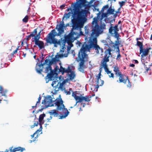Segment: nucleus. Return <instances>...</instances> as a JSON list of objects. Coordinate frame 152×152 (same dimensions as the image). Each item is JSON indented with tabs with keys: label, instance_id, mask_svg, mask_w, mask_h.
<instances>
[{
	"label": "nucleus",
	"instance_id": "2",
	"mask_svg": "<svg viewBox=\"0 0 152 152\" xmlns=\"http://www.w3.org/2000/svg\"><path fill=\"white\" fill-rule=\"evenodd\" d=\"M63 102L61 98H58L54 100H53L51 96L49 95L46 96L42 102V104L45 105V107L39 110V111H42L43 109L48 107H56V110L59 111L60 114L61 115L59 118H65L69 113L67 108H65Z\"/></svg>",
	"mask_w": 152,
	"mask_h": 152
},
{
	"label": "nucleus",
	"instance_id": "26",
	"mask_svg": "<svg viewBox=\"0 0 152 152\" xmlns=\"http://www.w3.org/2000/svg\"><path fill=\"white\" fill-rule=\"evenodd\" d=\"M78 13V16H79V18H85L84 17L86 13V12L85 11L83 10H82V11Z\"/></svg>",
	"mask_w": 152,
	"mask_h": 152
},
{
	"label": "nucleus",
	"instance_id": "38",
	"mask_svg": "<svg viewBox=\"0 0 152 152\" xmlns=\"http://www.w3.org/2000/svg\"><path fill=\"white\" fill-rule=\"evenodd\" d=\"M89 29H85V35L83 34V35L87 37L89 34Z\"/></svg>",
	"mask_w": 152,
	"mask_h": 152
},
{
	"label": "nucleus",
	"instance_id": "52",
	"mask_svg": "<svg viewBox=\"0 0 152 152\" xmlns=\"http://www.w3.org/2000/svg\"><path fill=\"white\" fill-rule=\"evenodd\" d=\"M118 54L117 56L116 59L118 60H119L120 57L121 56L120 54V52H119V51H118Z\"/></svg>",
	"mask_w": 152,
	"mask_h": 152
},
{
	"label": "nucleus",
	"instance_id": "1",
	"mask_svg": "<svg viewBox=\"0 0 152 152\" xmlns=\"http://www.w3.org/2000/svg\"><path fill=\"white\" fill-rule=\"evenodd\" d=\"M103 29H92L91 33L88 40L89 44H83L79 51L78 53L79 59L77 60V62L80 61L78 65V69L79 71L83 73L84 69L86 67L84 63L87 61L88 56L86 52L89 51L90 49L93 48L96 51V53H99V50L102 51V49L100 48L97 44V37L103 32Z\"/></svg>",
	"mask_w": 152,
	"mask_h": 152
},
{
	"label": "nucleus",
	"instance_id": "27",
	"mask_svg": "<svg viewBox=\"0 0 152 152\" xmlns=\"http://www.w3.org/2000/svg\"><path fill=\"white\" fill-rule=\"evenodd\" d=\"M114 9L112 8V7H110L108 9L107 13L108 14H114Z\"/></svg>",
	"mask_w": 152,
	"mask_h": 152
},
{
	"label": "nucleus",
	"instance_id": "21",
	"mask_svg": "<svg viewBox=\"0 0 152 152\" xmlns=\"http://www.w3.org/2000/svg\"><path fill=\"white\" fill-rule=\"evenodd\" d=\"M59 83H58L56 85H55L53 87L55 93H56L57 91H58L60 89L62 91L63 90V89L60 87V85H59Z\"/></svg>",
	"mask_w": 152,
	"mask_h": 152
},
{
	"label": "nucleus",
	"instance_id": "63",
	"mask_svg": "<svg viewBox=\"0 0 152 152\" xmlns=\"http://www.w3.org/2000/svg\"><path fill=\"white\" fill-rule=\"evenodd\" d=\"M94 10H97V11H99V10L98 8H97L96 7H94Z\"/></svg>",
	"mask_w": 152,
	"mask_h": 152
},
{
	"label": "nucleus",
	"instance_id": "25",
	"mask_svg": "<svg viewBox=\"0 0 152 152\" xmlns=\"http://www.w3.org/2000/svg\"><path fill=\"white\" fill-rule=\"evenodd\" d=\"M41 65L37 64L36 67V71L39 74H41L43 69V67H41Z\"/></svg>",
	"mask_w": 152,
	"mask_h": 152
},
{
	"label": "nucleus",
	"instance_id": "12",
	"mask_svg": "<svg viewBox=\"0 0 152 152\" xmlns=\"http://www.w3.org/2000/svg\"><path fill=\"white\" fill-rule=\"evenodd\" d=\"M71 13L70 12H68L67 13H65L64 14L63 20L66 18V19L69 18L70 16ZM64 27H65L64 24L63 20L61 21L60 23L57 25L56 26L55 28H64Z\"/></svg>",
	"mask_w": 152,
	"mask_h": 152
},
{
	"label": "nucleus",
	"instance_id": "62",
	"mask_svg": "<svg viewBox=\"0 0 152 152\" xmlns=\"http://www.w3.org/2000/svg\"><path fill=\"white\" fill-rule=\"evenodd\" d=\"M0 92H3V89L1 86H0Z\"/></svg>",
	"mask_w": 152,
	"mask_h": 152
},
{
	"label": "nucleus",
	"instance_id": "24",
	"mask_svg": "<svg viewBox=\"0 0 152 152\" xmlns=\"http://www.w3.org/2000/svg\"><path fill=\"white\" fill-rule=\"evenodd\" d=\"M78 13L77 11H74V13L72 15V17L73 18L74 20H76L80 19L79 16H78Z\"/></svg>",
	"mask_w": 152,
	"mask_h": 152
},
{
	"label": "nucleus",
	"instance_id": "43",
	"mask_svg": "<svg viewBox=\"0 0 152 152\" xmlns=\"http://www.w3.org/2000/svg\"><path fill=\"white\" fill-rule=\"evenodd\" d=\"M104 69L105 71L107 73V74H109L111 72L107 68V67Z\"/></svg>",
	"mask_w": 152,
	"mask_h": 152
},
{
	"label": "nucleus",
	"instance_id": "29",
	"mask_svg": "<svg viewBox=\"0 0 152 152\" xmlns=\"http://www.w3.org/2000/svg\"><path fill=\"white\" fill-rule=\"evenodd\" d=\"M102 12V14L101 15V18H100V22H101V23H102V21L103 18H107V16H108V14L107 12L106 13H104L103 12Z\"/></svg>",
	"mask_w": 152,
	"mask_h": 152
},
{
	"label": "nucleus",
	"instance_id": "33",
	"mask_svg": "<svg viewBox=\"0 0 152 152\" xmlns=\"http://www.w3.org/2000/svg\"><path fill=\"white\" fill-rule=\"evenodd\" d=\"M116 45V48L117 49L118 51L119 52V47L118 46L119 44H120L119 42V39H117V40L115 41V43Z\"/></svg>",
	"mask_w": 152,
	"mask_h": 152
},
{
	"label": "nucleus",
	"instance_id": "47",
	"mask_svg": "<svg viewBox=\"0 0 152 152\" xmlns=\"http://www.w3.org/2000/svg\"><path fill=\"white\" fill-rule=\"evenodd\" d=\"M18 50V47L16 48V49L15 50L13 51V52L11 53V56H13L14 54H15V53H17V51Z\"/></svg>",
	"mask_w": 152,
	"mask_h": 152
},
{
	"label": "nucleus",
	"instance_id": "54",
	"mask_svg": "<svg viewBox=\"0 0 152 152\" xmlns=\"http://www.w3.org/2000/svg\"><path fill=\"white\" fill-rule=\"evenodd\" d=\"M110 75H109V77L110 78H111V77H112V78H114V75L113 74V73H111L110 72Z\"/></svg>",
	"mask_w": 152,
	"mask_h": 152
},
{
	"label": "nucleus",
	"instance_id": "7",
	"mask_svg": "<svg viewBox=\"0 0 152 152\" xmlns=\"http://www.w3.org/2000/svg\"><path fill=\"white\" fill-rule=\"evenodd\" d=\"M86 20V18H83L78 19L77 21L72 20L73 27L72 28H81L83 27Z\"/></svg>",
	"mask_w": 152,
	"mask_h": 152
},
{
	"label": "nucleus",
	"instance_id": "60",
	"mask_svg": "<svg viewBox=\"0 0 152 152\" xmlns=\"http://www.w3.org/2000/svg\"><path fill=\"white\" fill-rule=\"evenodd\" d=\"M98 3H94V4L92 5V6H93L94 7H97L98 5Z\"/></svg>",
	"mask_w": 152,
	"mask_h": 152
},
{
	"label": "nucleus",
	"instance_id": "13",
	"mask_svg": "<svg viewBox=\"0 0 152 152\" xmlns=\"http://www.w3.org/2000/svg\"><path fill=\"white\" fill-rule=\"evenodd\" d=\"M118 77H119V80H117L116 81L118 83H122L126 84L128 80V77L122 73L118 75L117 77H115L116 78Z\"/></svg>",
	"mask_w": 152,
	"mask_h": 152
},
{
	"label": "nucleus",
	"instance_id": "50",
	"mask_svg": "<svg viewBox=\"0 0 152 152\" xmlns=\"http://www.w3.org/2000/svg\"><path fill=\"white\" fill-rule=\"evenodd\" d=\"M127 80H128V83L127 84V86L128 87L130 88L131 87V86H132L131 83L130 82L129 80L128 79Z\"/></svg>",
	"mask_w": 152,
	"mask_h": 152
},
{
	"label": "nucleus",
	"instance_id": "30",
	"mask_svg": "<svg viewBox=\"0 0 152 152\" xmlns=\"http://www.w3.org/2000/svg\"><path fill=\"white\" fill-rule=\"evenodd\" d=\"M109 55H108L107 54H105L104 56V58L103 59V61L107 63L109 61Z\"/></svg>",
	"mask_w": 152,
	"mask_h": 152
},
{
	"label": "nucleus",
	"instance_id": "53",
	"mask_svg": "<svg viewBox=\"0 0 152 152\" xmlns=\"http://www.w3.org/2000/svg\"><path fill=\"white\" fill-rule=\"evenodd\" d=\"M119 8L118 9V11L116 12L115 14L113 16L114 18H116L118 16V13L119 12Z\"/></svg>",
	"mask_w": 152,
	"mask_h": 152
},
{
	"label": "nucleus",
	"instance_id": "20",
	"mask_svg": "<svg viewBox=\"0 0 152 152\" xmlns=\"http://www.w3.org/2000/svg\"><path fill=\"white\" fill-rule=\"evenodd\" d=\"M77 92V91H76L73 92L72 94V96L74 97L76 101V102L75 104L74 105V106H76L77 105V103L79 102H78V101L79 100L80 98V96H77L76 95Z\"/></svg>",
	"mask_w": 152,
	"mask_h": 152
},
{
	"label": "nucleus",
	"instance_id": "36",
	"mask_svg": "<svg viewBox=\"0 0 152 152\" xmlns=\"http://www.w3.org/2000/svg\"><path fill=\"white\" fill-rule=\"evenodd\" d=\"M64 91L66 95H69L71 94V92H72V91L71 88H69V91L66 90H65Z\"/></svg>",
	"mask_w": 152,
	"mask_h": 152
},
{
	"label": "nucleus",
	"instance_id": "51",
	"mask_svg": "<svg viewBox=\"0 0 152 152\" xmlns=\"http://www.w3.org/2000/svg\"><path fill=\"white\" fill-rule=\"evenodd\" d=\"M4 96L5 97H6V96L4 93V92H0V97L2 96Z\"/></svg>",
	"mask_w": 152,
	"mask_h": 152
},
{
	"label": "nucleus",
	"instance_id": "44",
	"mask_svg": "<svg viewBox=\"0 0 152 152\" xmlns=\"http://www.w3.org/2000/svg\"><path fill=\"white\" fill-rule=\"evenodd\" d=\"M38 124V121H35L34 123V125H32L31 126V127L32 128H33L35 126H37Z\"/></svg>",
	"mask_w": 152,
	"mask_h": 152
},
{
	"label": "nucleus",
	"instance_id": "45",
	"mask_svg": "<svg viewBox=\"0 0 152 152\" xmlns=\"http://www.w3.org/2000/svg\"><path fill=\"white\" fill-rule=\"evenodd\" d=\"M58 83H59L58 82V81H54L52 82L51 84V86L52 87L54 86L55 85H56Z\"/></svg>",
	"mask_w": 152,
	"mask_h": 152
},
{
	"label": "nucleus",
	"instance_id": "57",
	"mask_svg": "<svg viewBox=\"0 0 152 152\" xmlns=\"http://www.w3.org/2000/svg\"><path fill=\"white\" fill-rule=\"evenodd\" d=\"M109 20L108 18H107V19L105 18L104 19V20L105 21V22H106V23H107L108 22L110 23V21L111 20Z\"/></svg>",
	"mask_w": 152,
	"mask_h": 152
},
{
	"label": "nucleus",
	"instance_id": "10",
	"mask_svg": "<svg viewBox=\"0 0 152 152\" xmlns=\"http://www.w3.org/2000/svg\"><path fill=\"white\" fill-rule=\"evenodd\" d=\"M55 58H52L51 60L49 59H46L45 60V63L48 65V66L46 68L45 70V73H48L49 72L53 71L52 69L51 65L55 61Z\"/></svg>",
	"mask_w": 152,
	"mask_h": 152
},
{
	"label": "nucleus",
	"instance_id": "11",
	"mask_svg": "<svg viewBox=\"0 0 152 152\" xmlns=\"http://www.w3.org/2000/svg\"><path fill=\"white\" fill-rule=\"evenodd\" d=\"M97 21L98 20H97V19L96 18H93V20L92 23V28H105V25L104 23L102 24V23H101L99 26L98 23Z\"/></svg>",
	"mask_w": 152,
	"mask_h": 152
},
{
	"label": "nucleus",
	"instance_id": "19",
	"mask_svg": "<svg viewBox=\"0 0 152 152\" xmlns=\"http://www.w3.org/2000/svg\"><path fill=\"white\" fill-rule=\"evenodd\" d=\"M83 2V0H78V2H76L73 6L74 11H77L79 7Z\"/></svg>",
	"mask_w": 152,
	"mask_h": 152
},
{
	"label": "nucleus",
	"instance_id": "8",
	"mask_svg": "<svg viewBox=\"0 0 152 152\" xmlns=\"http://www.w3.org/2000/svg\"><path fill=\"white\" fill-rule=\"evenodd\" d=\"M151 51V53L149 54V56L152 55V48H151L150 45H148L146 48H142L140 50V54H142L141 55V57L142 58L147 56L150 51Z\"/></svg>",
	"mask_w": 152,
	"mask_h": 152
},
{
	"label": "nucleus",
	"instance_id": "16",
	"mask_svg": "<svg viewBox=\"0 0 152 152\" xmlns=\"http://www.w3.org/2000/svg\"><path fill=\"white\" fill-rule=\"evenodd\" d=\"M25 150V148H22L20 147H18L13 148V146H12L9 148V150L10 151V152H15L17 151L23 152V151Z\"/></svg>",
	"mask_w": 152,
	"mask_h": 152
},
{
	"label": "nucleus",
	"instance_id": "37",
	"mask_svg": "<svg viewBox=\"0 0 152 152\" xmlns=\"http://www.w3.org/2000/svg\"><path fill=\"white\" fill-rule=\"evenodd\" d=\"M101 64L102 66V67H103L104 69L107 67L106 63L103 61L101 62Z\"/></svg>",
	"mask_w": 152,
	"mask_h": 152
},
{
	"label": "nucleus",
	"instance_id": "64",
	"mask_svg": "<svg viewBox=\"0 0 152 152\" xmlns=\"http://www.w3.org/2000/svg\"><path fill=\"white\" fill-rule=\"evenodd\" d=\"M81 105L83 107H84L85 106V105H86V104L85 103H83V102H82L81 104Z\"/></svg>",
	"mask_w": 152,
	"mask_h": 152
},
{
	"label": "nucleus",
	"instance_id": "15",
	"mask_svg": "<svg viewBox=\"0 0 152 152\" xmlns=\"http://www.w3.org/2000/svg\"><path fill=\"white\" fill-rule=\"evenodd\" d=\"M49 113L50 115V116L49 118H48L47 119V120L48 122H49L50 120L52 119V117L51 116V115H53L54 117H57L58 115V112H57L56 110L55 109L50 110L49 111Z\"/></svg>",
	"mask_w": 152,
	"mask_h": 152
},
{
	"label": "nucleus",
	"instance_id": "32",
	"mask_svg": "<svg viewBox=\"0 0 152 152\" xmlns=\"http://www.w3.org/2000/svg\"><path fill=\"white\" fill-rule=\"evenodd\" d=\"M69 53V52H67L66 54H60L57 55L58 56V58H62L63 57H67L68 54Z\"/></svg>",
	"mask_w": 152,
	"mask_h": 152
},
{
	"label": "nucleus",
	"instance_id": "17",
	"mask_svg": "<svg viewBox=\"0 0 152 152\" xmlns=\"http://www.w3.org/2000/svg\"><path fill=\"white\" fill-rule=\"evenodd\" d=\"M55 74L54 71H51L49 73H48L46 77L47 79H48V81L52 80L54 79V76Z\"/></svg>",
	"mask_w": 152,
	"mask_h": 152
},
{
	"label": "nucleus",
	"instance_id": "9",
	"mask_svg": "<svg viewBox=\"0 0 152 152\" xmlns=\"http://www.w3.org/2000/svg\"><path fill=\"white\" fill-rule=\"evenodd\" d=\"M58 33L56 31L55 29H53L51 31V33H50L47 37V38L46 39V42H48V40L51 41L50 39V36L52 35V36H54V38L56 36H60L61 35L64 33V29H57Z\"/></svg>",
	"mask_w": 152,
	"mask_h": 152
},
{
	"label": "nucleus",
	"instance_id": "5",
	"mask_svg": "<svg viewBox=\"0 0 152 152\" xmlns=\"http://www.w3.org/2000/svg\"><path fill=\"white\" fill-rule=\"evenodd\" d=\"M69 34L65 37V38L63 39H61V40H58L57 39L54 38V36H52L51 34L50 36V39L51 41L48 40V42H46L48 43H49L50 45L53 44L55 47H57V45H62L64 46L65 45L66 42L67 43V39L69 37Z\"/></svg>",
	"mask_w": 152,
	"mask_h": 152
},
{
	"label": "nucleus",
	"instance_id": "34",
	"mask_svg": "<svg viewBox=\"0 0 152 152\" xmlns=\"http://www.w3.org/2000/svg\"><path fill=\"white\" fill-rule=\"evenodd\" d=\"M136 45L138 46L140 48V50L143 48V45L142 43L138 41H137V44Z\"/></svg>",
	"mask_w": 152,
	"mask_h": 152
},
{
	"label": "nucleus",
	"instance_id": "23",
	"mask_svg": "<svg viewBox=\"0 0 152 152\" xmlns=\"http://www.w3.org/2000/svg\"><path fill=\"white\" fill-rule=\"evenodd\" d=\"M96 85L95 86V88H96V91H97L98 88L100 86H102L104 83V81L103 80H100L98 82H96Z\"/></svg>",
	"mask_w": 152,
	"mask_h": 152
},
{
	"label": "nucleus",
	"instance_id": "6",
	"mask_svg": "<svg viewBox=\"0 0 152 152\" xmlns=\"http://www.w3.org/2000/svg\"><path fill=\"white\" fill-rule=\"evenodd\" d=\"M59 72L61 73L62 75H63L64 73H67L66 75L67 78L66 79L69 80H72L75 77V72L72 71L70 67L68 66L67 69L63 68L62 66H60V69H58Z\"/></svg>",
	"mask_w": 152,
	"mask_h": 152
},
{
	"label": "nucleus",
	"instance_id": "40",
	"mask_svg": "<svg viewBox=\"0 0 152 152\" xmlns=\"http://www.w3.org/2000/svg\"><path fill=\"white\" fill-rule=\"evenodd\" d=\"M28 17L27 15L22 20L23 22L26 23L28 21Z\"/></svg>",
	"mask_w": 152,
	"mask_h": 152
},
{
	"label": "nucleus",
	"instance_id": "59",
	"mask_svg": "<svg viewBox=\"0 0 152 152\" xmlns=\"http://www.w3.org/2000/svg\"><path fill=\"white\" fill-rule=\"evenodd\" d=\"M118 25L117 24L114 27H110L109 28H114V29H116V28H118Z\"/></svg>",
	"mask_w": 152,
	"mask_h": 152
},
{
	"label": "nucleus",
	"instance_id": "31",
	"mask_svg": "<svg viewBox=\"0 0 152 152\" xmlns=\"http://www.w3.org/2000/svg\"><path fill=\"white\" fill-rule=\"evenodd\" d=\"M68 80L67 79L64 80L61 83H59L60 86L61 88H62L63 89V86L64 84Z\"/></svg>",
	"mask_w": 152,
	"mask_h": 152
},
{
	"label": "nucleus",
	"instance_id": "18",
	"mask_svg": "<svg viewBox=\"0 0 152 152\" xmlns=\"http://www.w3.org/2000/svg\"><path fill=\"white\" fill-rule=\"evenodd\" d=\"M91 96H80L79 102H81L84 101L85 102H89L91 100Z\"/></svg>",
	"mask_w": 152,
	"mask_h": 152
},
{
	"label": "nucleus",
	"instance_id": "46",
	"mask_svg": "<svg viewBox=\"0 0 152 152\" xmlns=\"http://www.w3.org/2000/svg\"><path fill=\"white\" fill-rule=\"evenodd\" d=\"M96 79L95 80V82H98L100 80H101V76H96Z\"/></svg>",
	"mask_w": 152,
	"mask_h": 152
},
{
	"label": "nucleus",
	"instance_id": "61",
	"mask_svg": "<svg viewBox=\"0 0 152 152\" xmlns=\"http://www.w3.org/2000/svg\"><path fill=\"white\" fill-rule=\"evenodd\" d=\"M107 51L108 52H111L112 51V50L110 48H109L107 50Z\"/></svg>",
	"mask_w": 152,
	"mask_h": 152
},
{
	"label": "nucleus",
	"instance_id": "49",
	"mask_svg": "<svg viewBox=\"0 0 152 152\" xmlns=\"http://www.w3.org/2000/svg\"><path fill=\"white\" fill-rule=\"evenodd\" d=\"M125 2L124 1H122L121 2H119V4L120 6L121 7H122L125 4Z\"/></svg>",
	"mask_w": 152,
	"mask_h": 152
},
{
	"label": "nucleus",
	"instance_id": "56",
	"mask_svg": "<svg viewBox=\"0 0 152 152\" xmlns=\"http://www.w3.org/2000/svg\"><path fill=\"white\" fill-rule=\"evenodd\" d=\"M65 6V5L64 4H62L60 6V8L61 10H62L64 8Z\"/></svg>",
	"mask_w": 152,
	"mask_h": 152
},
{
	"label": "nucleus",
	"instance_id": "4",
	"mask_svg": "<svg viewBox=\"0 0 152 152\" xmlns=\"http://www.w3.org/2000/svg\"><path fill=\"white\" fill-rule=\"evenodd\" d=\"M37 29H34L33 32L30 34V36L31 37H34V40L33 42H35V45L38 46L40 49H41L44 48V45L43 42L42 41L39 40L40 38V33L42 30H40L38 33L37 34Z\"/></svg>",
	"mask_w": 152,
	"mask_h": 152
},
{
	"label": "nucleus",
	"instance_id": "14",
	"mask_svg": "<svg viewBox=\"0 0 152 152\" xmlns=\"http://www.w3.org/2000/svg\"><path fill=\"white\" fill-rule=\"evenodd\" d=\"M103 42L105 43V44H104L105 45L108 46L109 45H110V46L111 48H116V45L115 43L111 41L109 36H108L106 39V40H104Z\"/></svg>",
	"mask_w": 152,
	"mask_h": 152
},
{
	"label": "nucleus",
	"instance_id": "48",
	"mask_svg": "<svg viewBox=\"0 0 152 152\" xmlns=\"http://www.w3.org/2000/svg\"><path fill=\"white\" fill-rule=\"evenodd\" d=\"M43 123H41V124H39V125L40 126V127H39V129H38L37 130H39V131H38V133H39V132H40V131L42 130V124H43Z\"/></svg>",
	"mask_w": 152,
	"mask_h": 152
},
{
	"label": "nucleus",
	"instance_id": "39",
	"mask_svg": "<svg viewBox=\"0 0 152 152\" xmlns=\"http://www.w3.org/2000/svg\"><path fill=\"white\" fill-rule=\"evenodd\" d=\"M97 17H95V18H96L97 19V20H98L100 19V18H101V13L99 11V13H98L97 14Z\"/></svg>",
	"mask_w": 152,
	"mask_h": 152
},
{
	"label": "nucleus",
	"instance_id": "55",
	"mask_svg": "<svg viewBox=\"0 0 152 152\" xmlns=\"http://www.w3.org/2000/svg\"><path fill=\"white\" fill-rule=\"evenodd\" d=\"M39 131V130H37L33 134L31 135V138H33L34 137L35 134L37 133H38V131Z\"/></svg>",
	"mask_w": 152,
	"mask_h": 152
},
{
	"label": "nucleus",
	"instance_id": "42",
	"mask_svg": "<svg viewBox=\"0 0 152 152\" xmlns=\"http://www.w3.org/2000/svg\"><path fill=\"white\" fill-rule=\"evenodd\" d=\"M109 8V6L108 5H105L103 6L101 10L102 12H103L104 11V10L105 9H107Z\"/></svg>",
	"mask_w": 152,
	"mask_h": 152
},
{
	"label": "nucleus",
	"instance_id": "3",
	"mask_svg": "<svg viewBox=\"0 0 152 152\" xmlns=\"http://www.w3.org/2000/svg\"><path fill=\"white\" fill-rule=\"evenodd\" d=\"M82 29H71L69 33V36L67 39L68 46L71 47H73L72 44L74 41L79 38L80 36H83V32Z\"/></svg>",
	"mask_w": 152,
	"mask_h": 152
},
{
	"label": "nucleus",
	"instance_id": "58",
	"mask_svg": "<svg viewBox=\"0 0 152 152\" xmlns=\"http://www.w3.org/2000/svg\"><path fill=\"white\" fill-rule=\"evenodd\" d=\"M41 99V97L40 96H39L38 98V101L37 102V104H38V103H40Z\"/></svg>",
	"mask_w": 152,
	"mask_h": 152
},
{
	"label": "nucleus",
	"instance_id": "41",
	"mask_svg": "<svg viewBox=\"0 0 152 152\" xmlns=\"http://www.w3.org/2000/svg\"><path fill=\"white\" fill-rule=\"evenodd\" d=\"M118 29H109V32L111 34H114L115 30H118Z\"/></svg>",
	"mask_w": 152,
	"mask_h": 152
},
{
	"label": "nucleus",
	"instance_id": "22",
	"mask_svg": "<svg viewBox=\"0 0 152 152\" xmlns=\"http://www.w3.org/2000/svg\"><path fill=\"white\" fill-rule=\"evenodd\" d=\"M113 71L115 72V77H117L118 75L122 73L119 70L118 67L117 66H115L114 67Z\"/></svg>",
	"mask_w": 152,
	"mask_h": 152
},
{
	"label": "nucleus",
	"instance_id": "35",
	"mask_svg": "<svg viewBox=\"0 0 152 152\" xmlns=\"http://www.w3.org/2000/svg\"><path fill=\"white\" fill-rule=\"evenodd\" d=\"M118 31V29L117 30H115V31L114 33V37L115 38H116L117 39H119L120 38L119 37V35L117 32V31Z\"/></svg>",
	"mask_w": 152,
	"mask_h": 152
},
{
	"label": "nucleus",
	"instance_id": "28",
	"mask_svg": "<svg viewBox=\"0 0 152 152\" xmlns=\"http://www.w3.org/2000/svg\"><path fill=\"white\" fill-rule=\"evenodd\" d=\"M45 116V114L44 113L40 115L39 117V124H40L42 123V120L44 118Z\"/></svg>",
	"mask_w": 152,
	"mask_h": 152
}]
</instances>
